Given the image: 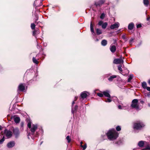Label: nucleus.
Instances as JSON below:
<instances>
[{
	"mask_svg": "<svg viewBox=\"0 0 150 150\" xmlns=\"http://www.w3.org/2000/svg\"><path fill=\"white\" fill-rule=\"evenodd\" d=\"M71 112H72V113H74V110H73V109H72V110H71Z\"/></svg>",
	"mask_w": 150,
	"mask_h": 150,
	"instance_id": "603ef678",
	"label": "nucleus"
},
{
	"mask_svg": "<svg viewBox=\"0 0 150 150\" xmlns=\"http://www.w3.org/2000/svg\"><path fill=\"white\" fill-rule=\"evenodd\" d=\"M105 16V14L103 13L101 14V15L100 16V18L101 19H103L104 18Z\"/></svg>",
	"mask_w": 150,
	"mask_h": 150,
	"instance_id": "473e14b6",
	"label": "nucleus"
},
{
	"mask_svg": "<svg viewBox=\"0 0 150 150\" xmlns=\"http://www.w3.org/2000/svg\"><path fill=\"white\" fill-rule=\"evenodd\" d=\"M81 147L82 148L83 150H84L86 149L87 147V144L85 143L83 145H81Z\"/></svg>",
	"mask_w": 150,
	"mask_h": 150,
	"instance_id": "bb28decb",
	"label": "nucleus"
},
{
	"mask_svg": "<svg viewBox=\"0 0 150 150\" xmlns=\"http://www.w3.org/2000/svg\"><path fill=\"white\" fill-rule=\"evenodd\" d=\"M30 133H28V134H27V136L28 137V138L29 139H30V138L29 137V136H30Z\"/></svg>",
	"mask_w": 150,
	"mask_h": 150,
	"instance_id": "79ce46f5",
	"label": "nucleus"
},
{
	"mask_svg": "<svg viewBox=\"0 0 150 150\" xmlns=\"http://www.w3.org/2000/svg\"><path fill=\"white\" fill-rule=\"evenodd\" d=\"M144 142L142 141H139L138 144V145L140 147H142L144 145Z\"/></svg>",
	"mask_w": 150,
	"mask_h": 150,
	"instance_id": "6ab92c4d",
	"label": "nucleus"
},
{
	"mask_svg": "<svg viewBox=\"0 0 150 150\" xmlns=\"http://www.w3.org/2000/svg\"><path fill=\"white\" fill-rule=\"evenodd\" d=\"M15 142L14 141H12L8 142L7 145V147L10 148H11L15 146Z\"/></svg>",
	"mask_w": 150,
	"mask_h": 150,
	"instance_id": "1a4fd4ad",
	"label": "nucleus"
},
{
	"mask_svg": "<svg viewBox=\"0 0 150 150\" xmlns=\"http://www.w3.org/2000/svg\"><path fill=\"white\" fill-rule=\"evenodd\" d=\"M134 40V39L132 38H131L129 41V43L130 44H132V42H133V41Z\"/></svg>",
	"mask_w": 150,
	"mask_h": 150,
	"instance_id": "58836bf2",
	"label": "nucleus"
},
{
	"mask_svg": "<svg viewBox=\"0 0 150 150\" xmlns=\"http://www.w3.org/2000/svg\"><path fill=\"white\" fill-rule=\"evenodd\" d=\"M89 95V93L88 92L86 91H84L82 92L81 95V96L82 98H85Z\"/></svg>",
	"mask_w": 150,
	"mask_h": 150,
	"instance_id": "9d476101",
	"label": "nucleus"
},
{
	"mask_svg": "<svg viewBox=\"0 0 150 150\" xmlns=\"http://www.w3.org/2000/svg\"><path fill=\"white\" fill-rule=\"evenodd\" d=\"M4 137L3 136V137L0 140V144H2L4 141Z\"/></svg>",
	"mask_w": 150,
	"mask_h": 150,
	"instance_id": "7c9ffc66",
	"label": "nucleus"
},
{
	"mask_svg": "<svg viewBox=\"0 0 150 150\" xmlns=\"http://www.w3.org/2000/svg\"><path fill=\"white\" fill-rule=\"evenodd\" d=\"M90 29L91 32L92 33H94V31L92 22H91L90 24Z\"/></svg>",
	"mask_w": 150,
	"mask_h": 150,
	"instance_id": "b1692460",
	"label": "nucleus"
},
{
	"mask_svg": "<svg viewBox=\"0 0 150 150\" xmlns=\"http://www.w3.org/2000/svg\"><path fill=\"white\" fill-rule=\"evenodd\" d=\"M123 62V60L121 59H115L113 61V63L116 64H118Z\"/></svg>",
	"mask_w": 150,
	"mask_h": 150,
	"instance_id": "9b49d317",
	"label": "nucleus"
},
{
	"mask_svg": "<svg viewBox=\"0 0 150 150\" xmlns=\"http://www.w3.org/2000/svg\"><path fill=\"white\" fill-rule=\"evenodd\" d=\"M107 43V42L106 40H103L102 41L101 44L103 46H105L106 45Z\"/></svg>",
	"mask_w": 150,
	"mask_h": 150,
	"instance_id": "aec40b11",
	"label": "nucleus"
},
{
	"mask_svg": "<svg viewBox=\"0 0 150 150\" xmlns=\"http://www.w3.org/2000/svg\"><path fill=\"white\" fill-rule=\"evenodd\" d=\"M149 150H150V149Z\"/></svg>",
	"mask_w": 150,
	"mask_h": 150,
	"instance_id": "6e6d98bb",
	"label": "nucleus"
},
{
	"mask_svg": "<svg viewBox=\"0 0 150 150\" xmlns=\"http://www.w3.org/2000/svg\"><path fill=\"white\" fill-rule=\"evenodd\" d=\"M142 26L141 24H138L137 25V28H141Z\"/></svg>",
	"mask_w": 150,
	"mask_h": 150,
	"instance_id": "e433bc0d",
	"label": "nucleus"
},
{
	"mask_svg": "<svg viewBox=\"0 0 150 150\" xmlns=\"http://www.w3.org/2000/svg\"><path fill=\"white\" fill-rule=\"evenodd\" d=\"M5 135L7 138H11L12 135V132L10 130L5 129L4 131Z\"/></svg>",
	"mask_w": 150,
	"mask_h": 150,
	"instance_id": "39448f33",
	"label": "nucleus"
},
{
	"mask_svg": "<svg viewBox=\"0 0 150 150\" xmlns=\"http://www.w3.org/2000/svg\"><path fill=\"white\" fill-rule=\"evenodd\" d=\"M33 61L34 63H35L36 64H38V61L34 57H33Z\"/></svg>",
	"mask_w": 150,
	"mask_h": 150,
	"instance_id": "a878e982",
	"label": "nucleus"
},
{
	"mask_svg": "<svg viewBox=\"0 0 150 150\" xmlns=\"http://www.w3.org/2000/svg\"><path fill=\"white\" fill-rule=\"evenodd\" d=\"M119 24L117 22L115 23V24L112 25L110 26V28L111 29H113L115 28H117L119 26Z\"/></svg>",
	"mask_w": 150,
	"mask_h": 150,
	"instance_id": "6e6552de",
	"label": "nucleus"
},
{
	"mask_svg": "<svg viewBox=\"0 0 150 150\" xmlns=\"http://www.w3.org/2000/svg\"><path fill=\"white\" fill-rule=\"evenodd\" d=\"M140 103H142V104H143V103H144V102L143 101H142V100H141V101H140Z\"/></svg>",
	"mask_w": 150,
	"mask_h": 150,
	"instance_id": "c03bdc74",
	"label": "nucleus"
},
{
	"mask_svg": "<svg viewBox=\"0 0 150 150\" xmlns=\"http://www.w3.org/2000/svg\"><path fill=\"white\" fill-rule=\"evenodd\" d=\"M83 142H80V144H81L80 146H81V145H82V144H83Z\"/></svg>",
	"mask_w": 150,
	"mask_h": 150,
	"instance_id": "a18cd8bd",
	"label": "nucleus"
},
{
	"mask_svg": "<svg viewBox=\"0 0 150 150\" xmlns=\"http://www.w3.org/2000/svg\"><path fill=\"white\" fill-rule=\"evenodd\" d=\"M150 19V17H149L147 18V21H149Z\"/></svg>",
	"mask_w": 150,
	"mask_h": 150,
	"instance_id": "49530a36",
	"label": "nucleus"
},
{
	"mask_svg": "<svg viewBox=\"0 0 150 150\" xmlns=\"http://www.w3.org/2000/svg\"><path fill=\"white\" fill-rule=\"evenodd\" d=\"M68 143H69L71 141V139L70 138V136H67L66 137Z\"/></svg>",
	"mask_w": 150,
	"mask_h": 150,
	"instance_id": "c85d7f7f",
	"label": "nucleus"
},
{
	"mask_svg": "<svg viewBox=\"0 0 150 150\" xmlns=\"http://www.w3.org/2000/svg\"><path fill=\"white\" fill-rule=\"evenodd\" d=\"M25 89V84H21L18 87V90L21 91H23Z\"/></svg>",
	"mask_w": 150,
	"mask_h": 150,
	"instance_id": "f8f14e48",
	"label": "nucleus"
},
{
	"mask_svg": "<svg viewBox=\"0 0 150 150\" xmlns=\"http://www.w3.org/2000/svg\"><path fill=\"white\" fill-rule=\"evenodd\" d=\"M13 133L16 138H18L19 136L20 132L19 129L17 128H13Z\"/></svg>",
	"mask_w": 150,
	"mask_h": 150,
	"instance_id": "423d86ee",
	"label": "nucleus"
},
{
	"mask_svg": "<svg viewBox=\"0 0 150 150\" xmlns=\"http://www.w3.org/2000/svg\"><path fill=\"white\" fill-rule=\"evenodd\" d=\"M42 143V142H41L40 143V144H41Z\"/></svg>",
	"mask_w": 150,
	"mask_h": 150,
	"instance_id": "5fc2aeb1",
	"label": "nucleus"
},
{
	"mask_svg": "<svg viewBox=\"0 0 150 150\" xmlns=\"http://www.w3.org/2000/svg\"><path fill=\"white\" fill-rule=\"evenodd\" d=\"M144 126V124L140 122L135 123L134 125V129L137 130L140 129Z\"/></svg>",
	"mask_w": 150,
	"mask_h": 150,
	"instance_id": "20e7f679",
	"label": "nucleus"
},
{
	"mask_svg": "<svg viewBox=\"0 0 150 150\" xmlns=\"http://www.w3.org/2000/svg\"><path fill=\"white\" fill-rule=\"evenodd\" d=\"M133 77V75H129V77L128 79V82H129L132 79Z\"/></svg>",
	"mask_w": 150,
	"mask_h": 150,
	"instance_id": "393cba45",
	"label": "nucleus"
},
{
	"mask_svg": "<svg viewBox=\"0 0 150 150\" xmlns=\"http://www.w3.org/2000/svg\"><path fill=\"white\" fill-rule=\"evenodd\" d=\"M14 120L16 123H19L20 121V118L18 117H15L14 118Z\"/></svg>",
	"mask_w": 150,
	"mask_h": 150,
	"instance_id": "a211bd4d",
	"label": "nucleus"
},
{
	"mask_svg": "<svg viewBox=\"0 0 150 150\" xmlns=\"http://www.w3.org/2000/svg\"><path fill=\"white\" fill-rule=\"evenodd\" d=\"M142 87L144 88V89H146V88L147 87V84L145 82H143L142 83Z\"/></svg>",
	"mask_w": 150,
	"mask_h": 150,
	"instance_id": "5701e85b",
	"label": "nucleus"
},
{
	"mask_svg": "<svg viewBox=\"0 0 150 150\" xmlns=\"http://www.w3.org/2000/svg\"><path fill=\"white\" fill-rule=\"evenodd\" d=\"M110 49L111 52L114 53L116 50V47L114 45H111L110 47Z\"/></svg>",
	"mask_w": 150,
	"mask_h": 150,
	"instance_id": "4468645a",
	"label": "nucleus"
},
{
	"mask_svg": "<svg viewBox=\"0 0 150 150\" xmlns=\"http://www.w3.org/2000/svg\"><path fill=\"white\" fill-rule=\"evenodd\" d=\"M131 106L132 108H135L137 110H140L138 104V100L137 99H134L132 100Z\"/></svg>",
	"mask_w": 150,
	"mask_h": 150,
	"instance_id": "7ed1b4c3",
	"label": "nucleus"
},
{
	"mask_svg": "<svg viewBox=\"0 0 150 150\" xmlns=\"http://www.w3.org/2000/svg\"><path fill=\"white\" fill-rule=\"evenodd\" d=\"M98 25L99 26H101L103 29H105L108 25V23L107 22L103 23V21H100L98 22Z\"/></svg>",
	"mask_w": 150,
	"mask_h": 150,
	"instance_id": "0eeeda50",
	"label": "nucleus"
},
{
	"mask_svg": "<svg viewBox=\"0 0 150 150\" xmlns=\"http://www.w3.org/2000/svg\"><path fill=\"white\" fill-rule=\"evenodd\" d=\"M148 83L149 84V85H150V80H149L148 81Z\"/></svg>",
	"mask_w": 150,
	"mask_h": 150,
	"instance_id": "8fccbe9b",
	"label": "nucleus"
},
{
	"mask_svg": "<svg viewBox=\"0 0 150 150\" xmlns=\"http://www.w3.org/2000/svg\"><path fill=\"white\" fill-rule=\"evenodd\" d=\"M134 24L133 23H130L128 26V29L129 30H132L134 28Z\"/></svg>",
	"mask_w": 150,
	"mask_h": 150,
	"instance_id": "dca6fc26",
	"label": "nucleus"
},
{
	"mask_svg": "<svg viewBox=\"0 0 150 150\" xmlns=\"http://www.w3.org/2000/svg\"><path fill=\"white\" fill-rule=\"evenodd\" d=\"M122 38L124 39L125 40H127V38H126L125 35H122Z\"/></svg>",
	"mask_w": 150,
	"mask_h": 150,
	"instance_id": "c9c22d12",
	"label": "nucleus"
},
{
	"mask_svg": "<svg viewBox=\"0 0 150 150\" xmlns=\"http://www.w3.org/2000/svg\"><path fill=\"white\" fill-rule=\"evenodd\" d=\"M143 3L146 6H147L149 4V0H143Z\"/></svg>",
	"mask_w": 150,
	"mask_h": 150,
	"instance_id": "412c9836",
	"label": "nucleus"
},
{
	"mask_svg": "<svg viewBox=\"0 0 150 150\" xmlns=\"http://www.w3.org/2000/svg\"><path fill=\"white\" fill-rule=\"evenodd\" d=\"M111 100L110 99V98H108L107 99V100L105 101V102H111Z\"/></svg>",
	"mask_w": 150,
	"mask_h": 150,
	"instance_id": "4c0bfd02",
	"label": "nucleus"
},
{
	"mask_svg": "<svg viewBox=\"0 0 150 150\" xmlns=\"http://www.w3.org/2000/svg\"><path fill=\"white\" fill-rule=\"evenodd\" d=\"M74 103H75L74 102V101H73L72 103V106H73V105H74Z\"/></svg>",
	"mask_w": 150,
	"mask_h": 150,
	"instance_id": "de8ad7c7",
	"label": "nucleus"
},
{
	"mask_svg": "<svg viewBox=\"0 0 150 150\" xmlns=\"http://www.w3.org/2000/svg\"><path fill=\"white\" fill-rule=\"evenodd\" d=\"M97 95L100 97H102L103 96V94L101 93H97Z\"/></svg>",
	"mask_w": 150,
	"mask_h": 150,
	"instance_id": "72a5a7b5",
	"label": "nucleus"
},
{
	"mask_svg": "<svg viewBox=\"0 0 150 150\" xmlns=\"http://www.w3.org/2000/svg\"><path fill=\"white\" fill-rule=\"evenodd\" d=\"M2 129V127L0 125V130H1Z\"/></svg>",
	"mask_w": 150,
	"mask_h": 150,
	"instance_id": "09e8293b",
	"label": "nucleus"
},
{
	"mask_svg": "<svg viewBox=\"0 0 150 150\" xmlns=\"http://www.w3.org/2000/svg\"><path fill=\"white\" fill-rule=\"evenodd\" d=\"M116 130L118 131H120L121 129L120 127L119 126H117L116 128Z\"/></svg>",
	"mask_w": 150,
	"mask_h": 150,
	"instance_id": "2f4dec72",
	"label": "nucleus"
},
{
	"mask_svg": "<svg viewBox=\"0 0 150 150\" xmlns=\"http://www.w3.org/2000/svg\"><path fill=\"white\" fill-rule=\"evenodd\" d=\"M108 138L110 140L116 139L118 136V133L114 129L110 130L107 134Z\"/></svg>",
	"mask_w": 150,
	"mask_h": 150,
	"instance_id": "f257e3e1",
	"label": "nucleus"
},
{
	"mask_svg": "<svg viewBox=\"0 0 150 150\" xmlns=\"http://www.w3.org/2000/svg\"><path fill=\"white\" fill-rule=\"evenodd\" d=\"M116 75H113L112 76H111L110 77L108 78V79L110 81H112L114 79L116 78Z\"/></svg>",
	"mask_w": 150,
	"mask_h": 150,
	"instance_id": "f3484780",
	"label": "nucleus"
},
{
	"mask_svg": "<svg viewBox=\"0 0 150 150\" xmlns=\"http://www.w3.org/2000/svg\"><path fill=\"white\" fill-rule=\"evenodd\" d=\"M78 108V106L76 105L75 107V108H74V110H76Z\"/></svg>",
	"mask_w": 150,
	"mask_h": 150,
	"instance_id": "37998d69",
	"label": "nucleus"
},
{
	"mask_svg": "<svg viewBox=\"0 0 150 150\" xmlns=\"http://www.w3.org/2000/svg\"><path fill=\"white\" fill-rule=\"evenodd\" d=\"M118 108L120 109H123V108H122V107L120 105H118Z\"/></svg>",
	"mask_w": 150,
	"mask_h": 150,
	"instance_id": "a19ab883",
	"label": "nucleus"
},
{
	"mask_svg": "<svg viewBox=\"0 0 150 150\" xmlns=\"http://www.w3.org/2000/svg\"><path fill=\"white\" fill-rule=\"evenodd\" d=\"M77 97H75V98H76L75 100H76L77 99Z\"/></svg>",
	"mask_w": 150,
	"mask_h": 150,
	"instance_id": "864d4df0",
	"label": "nucleus"
},
{
	"mask_svg": "<svg viewBox=\"0 0 150 150\" xmlns=\"http://www.w3.org/2000/svg\"><path fill=\"white\" fill-rule=\"evenodd\" d=\"M150 149V146L149 144H148L146 145V146H145V148L144 149L149 150Z\"/></svg>",
	"mask_w": 150,
	"mask_h": 150,
	"instance_id": "c756f323",
	"label": "nucleus"
},
{
	"mask_svg": "<svg viewBox=\"0 0 150 150\" xmlns=\"http://www.w3.org/2000/svg\"><path fill=\"white\" fill-rule=\"evenodd\" d=\"M31 29L32 30H34L35 29V25L33 23H32L31 25Z\"/></svg>",
	"mask_w": 150,
	"mask_h": 150,
	"instance_id": "cd10ccee",
	"label": "nucleus"
},
{
	"mask_svg": "<svg viewBox=\"0 0 150 150\" xmlns=\"http://www.w3.org/2000/svg\"><path fill=\"white\" fill-rule=\"evenodd\" d=\"M118 69L119 71H122V69L121 68V67L119 65L118 66Z\"/></svg>",
	"mask_w": 150,
	"mask_h": 150,
	"instance_id": "f704fd0d",
	"label": "nucleus"
},
{
	"mask_svg": "<svg viewBox=\"0 0 150 150\" xmlns=\"http://www.w3.org/2000/svg\"><path fill=\"white\" fill-rule=\"evenodd\" d=\"M31 124V122L29 121L28 122L27 126L30 129L31 135H33L35 130L37 129L38 125L36 124H33L32 125Z\"/></svg>",
	"mask_w": 150,
	"mask_h": 150,
	"instance_id": "f03ea898",
	"label": "nucleus"
},
{
	"mask_svg": "<svg viewBox=\"0 0 150 150\" xmlns=\"http://www.w3.org/2000/svg\"><path fill=\"white\" fill-rule=\"evenodd\" d=\"M103 94L105 96L110 98V96L109 93V91H104L103 92Z\"/></svg>",
	"mask_w": 150,
	"mask_h": 150,
	"instance_id": "2eb2a0df",
	"label": "nucleus"
},
{
	"mask_svg": "<svg viewBox=\"0 0 150 150\" xmlns=\"http://www.w3.org/2000/svg\"><path fill=\"white\" fill-rule=\"evenodd\" d=\"M36 33V30H34L33 32V35L35 36Z\"/></svg>",
	"mask_w": 150,
	"mask_h": 150,
	"instance_id": "ea45409f",
	"label": "nucleus"
},
{
	"mask_svg": "<svg viewBox=\"0 0 150 150\" xmlns=\"http://www.w3.org/2000/svg\"><path fill=\"white\" fill-rule=\"evenodd\" d=\"M148 105L149 107H150V103H148Z\"/></svg>",
	"mask_w": 150,
	"mask_h": 150,
	"instance_id": "3c124183",
	"label": "nucleus"
},
{
	"mask_svg": "<svg viewBox=\"0 0 150 150\" xmlns=\"http://www.w3.org/2000/svg\"><path fill=\"white\" fill-rule=\"evenodd\" d=\"M96 33L98 35H99L102 34V33L101 30L99 28L96 29Z\"/></svg>",
	"mask_w": 150,
	"mask_h": 150,
	"instance_id": "4be33fe9",
	"label": "nucleus"
},
{
	"mask_svg": "<svg viewBox=\"0 0 150 150\" xmlns=\"http://www.w3.org/2000/svg\"><path fill=\"white\" fill-rule=\"evenodd\" d=\"M105 2V1L103 0H100L96 2L95 5L97 6H100L102 5Z\"/></svg>",
	"mask_w": 150,
	"mask_h": 150,
	"instance_id": "ddd939ff",
	"label": "nucleus"
}]
</instances>
